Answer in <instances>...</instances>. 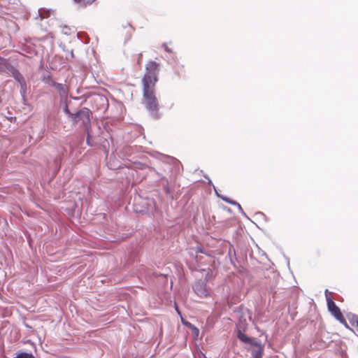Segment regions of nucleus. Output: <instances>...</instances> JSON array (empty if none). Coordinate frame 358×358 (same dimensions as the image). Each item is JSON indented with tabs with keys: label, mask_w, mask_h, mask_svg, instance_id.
I'll list each match as a JSON object with an SVG mask.
<instances>
[{
	"label": "nucleus",
	"mask_w": 358,
	"mask_h": 358,
	"mask_svg": "<svg viewBox=\"0 0 358 358\" xmlns=\"http://www.w3.org/2000/svg\"><path fill=\"white\" fill-rule=\"evenodd\" d=\"M330 292L328 289L325 291V296L327 302L328 309L330 313L341 323H346V321L341 312L340 308L336 305V303L330 298Z\"/></svg>",
	"instance_id": "20e7f679"
},
{
	"label": "nucleus",
	"mask_w": 358,
	"mask_h": 358,
	"mask_svg": "<svg viewBox=\"0 0 358 358\" xmlns=\"http://www.w3.org/2000/svg\"><path fill=\"white\" fill-rule=\"evenodd\" d=\"M127 28H128L129 29H131V27L130 25H128Z\"/></svg>",
	"instance_id": "dca6fc26"
},
{
	"label": "nucleus",
	"mask_w": 358,
	"mask_h": 358,
	"mask_svg": "<svg viewBox=\"0 0 358 358\" xmlns=\"http://www.w3.org/2000/svg\"><path fill=\"white\" fill-rule=\"evenodd\" d=\"M193 288L195 293L200 297H207L209 295L206 285L202 282H196Z\"/></svg>",
	"instance_id": "39448f33"
},
{
	"label": "nucleus",
	"mask_w": 358,
	"mask_h": 358,
	"mask_svg": "<svg viewBox=\"0 0 358 358\" xmlns=\"http://www.w3.org/2000/svg\"><path fill=\"white\" fill-rule=\"evenodd\" d=\"M75 3L82 6H87L92 4L96 0H73Z\"/></svg>",
	"instance_id": "1a4fd4ad"
},
{
	"label": "nucleus",
	"mask_w": 358,
	"mask_h": 358,
	"mask_svg": "<svg viewBox=\"0 0 358 358\" xmlns=\"http://www.w3.org/2000/svg\"><path fill=\"white\" fill-rule=\"evenodd\" d=\"M48 78H50V76H48V77H46V78H44L43 81H44L45 83H47V84H48V85H51V81L48 79Z\"/></svg>",
	"instance_id": "f8f14e48"
},
{
	"label": "nucleus",
	"mask_w": 358,
	"mask_h": 358,
	"mask_svg": "<svg viewBox=\"0 0 358 358\" xmlns=\"http://www.w3.org/2000/svg\"><path fill=\"white\" fill-rule=\"evenodd\" d=\"M257 348L254 349L252 352L253 358H262L263 355V348L260 345L255 344Z\"/></svg>",
	"instance_id": "0eeeda50"
},
{
	"label": "nucleus",
	"mask_w": 358,
	"mask_h": 358,
	"mask_svg": "<svg viewBox=\"0 0 358 358\" xmlns=\"http://www.w3.org/2000/svg\"><path fill=\"white\" fill-rule=\"evenodd\" d=\"M238 338L245 343L253 344L252 339L241 331L238 332Z\"/></svg>",
	"instance_id": "6e6552de"
},
{
	"label": "nucleus",
	"mask_w": 358,
	"mask_h": 358,
	"mask_svg": "<svg viewBox=\"0 0 358 358\" xmlns=\"http://www.w3.org/2000/svg\"><path fill=\"white\" fill-rule=\"evenodd\" d=\"M192 329H193V334L195 335V336H198L199 335V329L194 327H192Z\"/></svg>",
	"instance_id": "9b49d317"
},
{
	"label": "nucleus",
	"mask_w": 358,
	"mask_h": 358,
	"mask_svg": "<svg viewBox=\"0 0 358 358\" xmlns=\"http://www.w3.org/2000/svg\"><path fill=\"white\" fill-rule=\"evenodd\" d=\"M155 92V88L142 87L143 103L152 116L157 119L159 117V104Z\"/></svg>",
	"instance_id": "f03ea898"
},
{
	"label": "nucleus",
	"mask_w": 358,
	"mask_h": 358,
	"mask_svg": "<svg viewBox=\"0 0 358 358\" xmlns=\"http://www.w3.org/2000/svg\"><path fill=\"white\" fill-rule=\"evenodd\" d=\"M14 358H35L34 356L31 353L21 352L17 355Z\"/></svg>",
	"instance_id": "9d476101"
},
{
	"label": "nucleus",
	"mask_w": 358,
	"mask_h": 358,
	"mask_svg": "<svg viewBox=\"0 0 358 358\" xmlns=\"http://www.w3.org/2000/svg\"><path fill=\"white\" fill-rule=\"evenodd\" d=\"M196 252H202V250L200 248H197Z\"/></svg>",
	"instance_id": "4468645a"
},
{
	"label": "nucleus",
	"mask_w": 358,
	"mask_h": 358,
	"mask_svg": "<svg viewBox=\"0 0 358 358\" xmlns=\"http://www.w3.org/2000/svg\"><path fill=\"white\" fill-rule=\"evenodd\" d=\"M161 70V64L155 61H149L145 64V73L141 79L142 87L156 88L159 81V73Z\"/></svg>",
	"instance_id": "f257e3e1"
},
{
	"label": "nucleus",
	"mask_w": 358,
	"mask_h": 358,
	"mask_svg": "<svg viewBox=\"0 0 358 358\" xmlns=\"http://www.w3.org/2000/svg\"><path fill=\"white\" fill-rule=\"evenodd\" d=\"M163 47L164 48V50L168 52H171L172 51L169 48L166 44H164Z\"/></svg>",
	"instance_id": "ddd939ff"
},
{
	"label": "nucleus",
	"mask_w": 358,
	"mask_h": 358,
	"mask_svg": "<svg viewBox=\"0 0 358 358\" xmlns=\"http://www.w3.org/2000/svg\"><path fill=\"white\" fill-rule=\"evenodd\" d=\"M48 79L51 81V85L56 88L60 96H64L67 94V89L64 85L55 82L51 78H48Z\"/></svg>",
	"instance_id": "423d86ee"
},
{
	"label": "nucleus",
	"mask_w": 358,
	"mask_h": 358,
	"mask_svg": "<svg viewBox=\"0 0 358 358\" xmlns=\"http://www.w3.org/2000/svg\"><path fill=\"white\" fill-rule=\"evenodd\" d=\"M356 326L358 327V317L355 320Z\"/></svg>",
	"instance_id": "2eb2a0df"
},
{
	"label": "nucleus",
	"mask_w": 358,
	"mask_h": 358,
	"mask_svg": "<svg viewBox=\"0 0 358 358\" xmlns=\"http://www.w3.org/2000/svg\"><path fill=\"white\" fill-rule=\"evenodd\" d=\"M65 110L69 115V116L73 118L74 124L81 122L82 124L85 127L90 124V120L92 118V112L88 108H83L76 113H70L67 108H66Z\"/></svg>",
	"instance_id": "7ed1b4c3"
}]
</instances>
